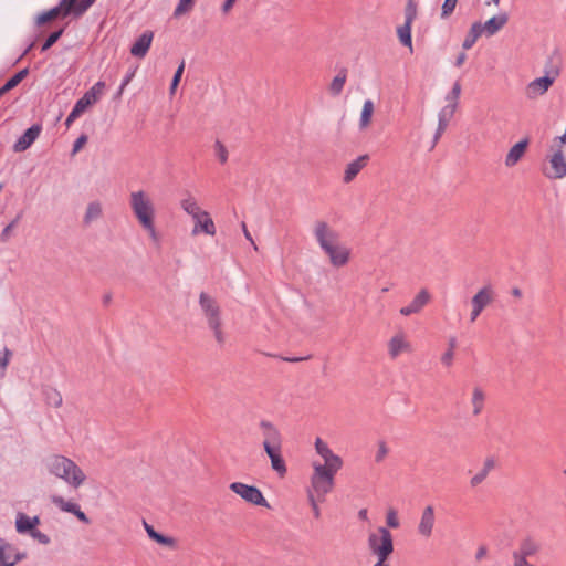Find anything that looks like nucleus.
<instances>
[{
  "label": "nucleus",
  "mask_w": 566,
  "mask_h": 566,
  "mask_svg": "<svg viewBox=\"0 0 566 566\" xmlns=\"http://www.w3.org/2000/svg\"><path fill=\"white\" fill-rule=\"evenodd\" d=\"M42 395L44 397L45 403L50 407L59 408L63 403V398H62L61 392L53 387L43 386Z\"/></svg>",
  "instance_id": "30"
},
{
  "label": "nucleus",
  "mask_w": 566,
  "mask_h": 566,
  "mask_svg": "<svg viewBox=\"0 0 566 566\" xmlns=\"http://www.w3.org/2000/svg\"><path fill=\"white\" fill-rule=\"evenodd\" d=\"M199 306L217 344L223 345L227 337L222 329L221 308L218 302L206 292H201L199 295Z\"/></svg>",
  "instance_id": "3"
},
{
  "label": "nucleus",
  "mask_w": 566,
  "mask_h": 566,
  "mask_svg": "<svg viewBox=\"0 0 566 566\" xmlns=\"http://www.w3.org/2000/svg\"><path fill=\"white\" fill-rule=\"evenodd\" d=\"M410 347V344L406 339L405 335L402 333L394 335L389 343H388V353L389 356L395 359L397 358L402 352L408 350Z\"/></svg>",
  "instance_id": "28"
},
{
  "label": "nucleus",
  "mask_w": 566,
  "mask_h": 566,
  "mask_svg": "<svg viewBox=\"0 0 566 566\" xmlns=\"http://www.w3.org/2000/svg\"><path fill=\"white\" fill-rule=\"evenodd\" d=\"M25 557L24 552H20L14 545L0 538V566H14Z\"/></svg>",
  "instance_id": "14"
},
{
  "label": "nucleus",
  "mask_w": 566,
  "mask_h": 566,
  "mask_svg": "<svg viewBox=\"0 0 566 566\" xmlns=\"http://www.w3.org/2000/svg\"><path fill=\"white\" fill-rule=\"evenodd\" d=\"M134 77V72L132 73H127L124 78L122 80V83H120V86H119V90H118V94H122L123 91L125 90V87L129 84V82L132 81V78Z\"/></svg>",
  "instance_id": "62"
},
{
  "label": "nucleus",
  "mask_w": 566,
  "mask_h": 566,
  "mask_svg": "<svg viewBox=\"0 0 566 566\" xmlns=\"http://www.w3.org/2000/svg\"><path fill=\"white\" fill-rule=\"evenodd\" d=\"M62 34L63 29L52 32L42 44L41 51L44 52L49 50L61 38Z\"/></svg>",
  "instance_id": "47"
},
{
  "label": "nucleus",
  "mask_w": 566,
  "mask_h": 566,
  "mask_svg": "<svg viewBox=\"0 0 566 566\" xmlns=\"http://www.w3.org/2000/svg\"><path fill=\"white\" fill-rule=\"evenodd\" d=\"M316 452L323 458L324 463L321 467L334 469H342L343 460L335 454L331 448L321 438L315 441Z\"/></svg>",
  "instance_id": "16"
},
{
  "label": "nucleus",
  "mask_w": 566,
  "mask_h": 566,
  "mask_svg": "<svg viewBox=\"0 0 566 566\" xmlns=\"http://www.w3.org/2000/svg\"><path fill=\"white\" fill-rule=\"evenodd\" d=\"M213 148H214V155L217 156L219 161L221 164H226L228 160L227 147L220 140H216Z\"/></svg>",
  "instance_id": "45"
},
{
  "label": "nucleus",
  "mask_w": 566,
  "mask_h": 566,
  "mask_svg": "<svg viewBox=\"0 0 566 566\" xmlns=\"http://www.w3.org/2000/svg\"><path fill=\"white\" fill-rule=\"evenodd\" d=\"M11 357L12 352L9 348L4 347L2 352H0V380L3 379L7 374Z\"/></svg>",
  "instance_id": "40"
},
{
  "label": "nucleus",
  "mask_w": 566,
  "mask_h": 566,
  "mask_svg": "<svg viewBox=\"0 0 566 566\" xmlns=\"http://www.w3.org/2000/svg\"><path fill=\"white\" fill-rule=\"evenodd\" d=\"M549 179L566 177V159L562 149H557L549 158V170L545 171Z\"/></svg>",
  "instance_id": "17"
},
{
  "label": "nucleus",
  "mask_w": 566,
  "mask_h": 566,
  "mask_svg": "<svg viewBox=\"0 0 566 566\" xmlns=\"http://www.w3.org/2000/svg\"><path fill=\"white\" fill-rule=\"evenodd\" d=\"M184 69H185V62H181V64L176 70V72L174 74V77H172V81H171V84H170V93L171 94L175 93L176 87L178 86V84L180 82V78H181L182 73H184Z\"/></svg>",
  "instance_id": "52"
},
{
  "label": "nucleus",
  "mask_w": 566,
  "mask_h": 566,
  "mask_svg": "<svg viewBox=\"0 0 566 566\" xmlns=\"http://www.w3.org/2000/svg\"><path fill=\"white\" fill-rule=\"evenodd\" d=\"M431 295L427 289H421L415 298L410 302V304L402 306L399 310V313L402 316H410L412 314H418L422 311V308L430 302Z\"/></svg>",
  "instance_id": "19"
},
{
  "label": "nucleus",
  "mask_w": 566,
  "mask_h": 566,
  "mask_svg": "<svg viewBox=\"0 0 566 566\" xmlns=\"http://www.w3.org/2000/svg\"><path fill=\"white\" fill-rule=\"evenodd\" d=\"M83 113H81L76 107L73 106L71 113L67 115L66 119H65V126L69 128L71 127V125L82 115Z\"/></svg>",
  "instance_id": "58"
},
{
  "label": "nucleus",
  "mask_w": 566,
  "mask_h": 566,
  "mask_svg": "<svg viewBox=\"0 0 566 566\" xmlns=\"http://www.w3.org/2000/svg\"><path fill=\"white\" fill-rule=\"evenodd\" d=\"M374 113V103L371 99H366L363 105L360 118H359V128L365 129L368 127L371 120V116Z\"/></svg>",
  "instance_id": "37"
},
{
  "label": "nucleus",
  "mask_w": 566,
  "mask_h": 566,
  "mask_svg": "<svg viewBox=\"0 0 566 566\" xmlns=\"http://www.w3.org/2000/svg\"><path fill=\"white\" fill-rule=\"evenodd\" d=\"M458 0H444L441 8V18L447 19L455 9Z\"/></svg>",
  "instance_id": "48"
},
{
  "label": "nucleus",
  "mask_w": 566,
  "mask_h": 566,
  "mask_svg": "<svg viewBox=\"0 0 566 566\" xmlns=\"http://www.w3.org/2000/svg\"><path fill=\"white\" fill-rule=\"evenodd\" d=\"M95 1L96 0H77L76 3H74L76 17L83 15Z\"/></svg>",
  "instance_id": "49"
},
{
  "label": "nucleus",
  "mask_w": 566,
  "mask_h": 566,
  "mask_svg": "<svg viewBox=\"0 0 566 566\" xmlns=\"http://www.w3.org/2000/svg\"><path fill=\"white\" fill-rule=\"evenodd\" d=\"M51 502L59 507L62 512L74 514L81 506L73 502V501H66L61 495H52Z\"/></svg>",
  "instance_id": "33"
},
{
  "label": "nucleus",
  "mask_w": 566,
  "mask_h": 566,
  "mask_svg": "<svg viewBox=\"0 0 566 566\" xmlns=\"http://www.w3.org/2000/svg\"><path fill=\"white\" fill-rule=\"evenodd\" d=\"M263 434V448L282 447V437L277 428L270 421L262 420L260 422Z\"/></svg>",
  "instance_id": "20"
},
{
  "label": "nucleus",
  "mask_w": 566,
  "mask_h": 566,
  "mask_svg": "<svg viewBox=\"0 0 566 566\" xmlns=\"http://www.w3.org/2000/svg\"><path fill=\"white\" fill-rule=\"evenodd\" d=\"M455 111L457 108L454 104H447L440 109L439 115L450 122Z\"/></svg>",
  "instance_id": "54"
},
{
  "label": "nucleus",
  "mask_w": 566,
  "mask_h": 566,
  "mask_svg": "<svg viewBox=\"0 0 566 566\" xmlns=\"http://www.w3.org/2000/svg\"><path fill=\"white\" fill-rule=\"evenodd\" d=\"M461 94V84L460 82H455L452 86V90L447 94L446 101L448 104H454L455 108L458 107V101Z\"/></svg>",
  "instance_id": "44"
},
{
  "label": "nucleus",
  "mask_w": 566,
  "mask_h": 566,
  "mask_svg": "<svg viewBox=\"0 0 566 566\" xmlns=\"http://www.w3.org/2000/svg\"><path fill=\"white\" fill-rule=\"evenodd\" d=\"M512 558H513V566H535V565L528 563L526 558H516V557H512Z\"/></svg>",
  "instance_id": "64"
},
{
  "label": "nucleus",
  "mask_w": 566,
  "mask_h": 566,
  "mask_svg": "<svg viewBox=\"0 0 566 566\" xmlns=\"http://www.w3.org/2000/svg\"><path fill=\"white\" fill-rule=\"evenodd\" d=\"M271 461V468L277 473L280 478L285 476L287 472L286 463L282 457V447L264 449Z\"/></svg>",
  "instance_id": "24"
},
{
  "label": "nucleus",
  "mask_w": 566,
  "mask_h": 566,
  "mask_svg": "<svg viewBox=\"0 0 566 566\" xmlns=\"http://www.w3.org/2000/svg\"><path fill=\"white\" fill-rule=\"evenodd\" d=\"M368 155H361L350 161L345 169L344 181L350 182L368 163Z\"/></svg>",
  "instance_id": "29"
},
{
  "label": "nucleus",
  "mask_w": 566,
  "mask_h": 566,
  "mask_svg": "<svg viewBox=\"0 0 566 566\" xmlns=\"http://www.w3.org/2000/svg\"><path fill=\"white\" fill-rule=\"evenodd\" d=\"M509 17L506 13H499L484 23L480 22V28L483 34L492 36L497 33L507 22Z\"/></svg>",
  "instance_id": "26"
},
{
  "label": "nucleus",
  "mask_w": 566,
  "mask_h": 566,
  "mask_svg": "<svg viewBox=\"0 0 566 566\" xmlns=\"http://www.w3.org/2000/svg\"><path fill=\"white\" fill-rule=\"evenodd\" d=\"M154 34L150 31H145L130 46V54L135 57L143 59L146 56L150 49Z\"/></svg>",
  "instance_id": "23"
},
{
  "label": "nucleus",
  "mask_w": 566,
  "mask_h": 566,
  "mask_svg": "<svg viewBox=\"0 0 566 566\" xmlns=\"http://www.w3.org/2000/svg\"><path fill=\"white\" fill-rule=\"evenodd\" d=\"M494 292L491 286L482 287L471 300L472 311L470 321L474 322L482 311L493 301Z\"/></svg>",
  "instance_id": "13"
},
{
  "label": "nucleus",
  "mask_w": 566,
  "mask_h": 566,
  "mask_svg": "<svg viewBox=\"0 0 566 566\" xmlns=\"http://www.w3.org/2000/svg\"><path fill=\"white\" fill-rule=\"evenodd\" d=\"M76 1L77 0H61L60 3L57 6H55L54 8L42 12L38 17L36 23L39 25L44 24V23L57 18L59 15L65 18L67 15L73 14L74 17H76V10L74 8V3H76Z\"/></svg>",
  "instance_id": "9"
},
{
  "label": "nucleus",
  "mask_w": 566,
  "mask_h": 566,
  "mask_svg": "<svg viewBox=\"0 0 566 566\" xmlns=\"http://www.w3.org/2000/svg\"><path fill=\"white\" fill-rule=\"evenodd\" d=\"M388 454V448H387V444L385 441H379L378 442V450L376 452V455H375V461L377 463H380L384 461V459L387 457Z\"/></svg>",
  "instance_id": "53"
},
{
  "label": "nucleus",
  "mask_w": 566,
  "mask_h": 566,
  "mask_svg": "<svg viewBox=\"0 0 566 566\" xmlns=\"http://www.w3.org/2000/svg\"><path fill=\"white\" fill-rule=\"evenodd\" d=\"M76 1L77 0H61L60 3L57 6H55L54 8L42 12L38 17L36 23L39 25L44 24V23L57 18L59 15L65 18L67 15L73 14L74 17H76V10L74 8V3H76Z\"/></svg>",
  "instance_id": "12"
},
{
  "label": "nucleus",
  "mask_w": 566,
  "mask_h": 566,
  "mask_svg": "<svg viewBox=\"0 0 566 566\" xmlns=\"http://www.w3.org/2000/svg\"><path fill=\"white\" fill-rule=\"evenodd\" d=\"M453 358H454V352H452V348H448L441 356V363L443 366L450 367L453 364Z\"/></svg>",
  "instance_id": "57"
},
{
  "label": "nucleus",
  "mask_w": 566,
  "mask_h": 566,
  "mask_svg": "<svg viewBox=\"0 0 566 566\" xmlns=\"http://www.w3.org/2000/svg\"><path fill=\"white\" fill-rule=\"evenodd\" d=\"M15 530L19 534H30L33 531L28 515L23 513L17 515Z\"/></svg>",
  "instance_id": "39"
},
{
  "label": "nucleus",
  "mask_w": 566,
  "mask_h": 566,
  "mask_svg": "<svg viewBox=\"0 0 566 566\" xmlns=\"http://www.w3.org/2000/svg\"><path fill=\"white\" fill-rule=\"evenodd\" d=\"M42 127L38 124L29 127L14 143L13 150L15 153H21L27 150L39 137Z\"/></svg>",
  "instance_id": "22"
},
{
  "label": "nucleus",
  "mask_w": 566,
  "mask_h": 566,
  "mask_svg": "<svg viewBox=\"0 0 566 566\" xmlns=\"http://www.w3.org/2000/svg\"><path fill=\"white\" fill-rule=\"evenodd\" d=\"M412 23L405 22L402 25L397 28V35L400 43L412 51V38H411Z\"/></svg>",
  "instance_id": "35"
},
{
  "label": "nucleus",
  "mask_w": 566,
  "mask_h": 566,
  "mask_svg": "<svg viewBox=\"0 0 566 566\" xmlns=\"http://www.w3.org/2000/svg\"><path fill=\"white\" fill-rule=\"evenodd\" d=\"M313 234L333 266L342 268L349 262L350 249L339 242V234L326 221L317 220Z\"/></svg>",
  "instance_id": "1"
},
{
  "label": "nucleus",
  "mask_w": 566,
  "mask_h": 566,
  "mask_svg": "<svg viewBox=\"0 0 566 566\" xmlns=\"http://www.w3.org/2000/svg\"><path fill=\"white\" fill-rule=\"evenodd\" d=\"M314 472L311 476V490L321 501H324L326 494H328L334 486L335 474L340 469L324 468L321 463H313Z\"/></svg>",
  "instance_id": "6"
},
{
  "label": "nucleus",
  "mask_w": 566,
  "mask_h": 566,
  "mask_svg": "<svg viewBox=\"0 0 566 566\" xmlns=\"http://www.w3.org/2000/svg\"><path fill=\"white\" fill-rule=\"evenodd\" d=\"M195 4V0H179L178 4L174 10V17L178 18L188 13Z\"/></svg>",
  "instance_id": "42"
},
{
  "label": "nucleus",
  "mask_w": 566,
  "mask_h": 566,
  "mask_svg": "<svg viewBox=\"0 0 566 566\" xmlns=\"http://www.w3.org/2000/svg\"><path fill=\"white\" fill-rule=\"evenodd\" d=\"M554 83V77L545 75L530 82L525 88V95L530 99H535L544 95Z\"/></svg>",
  "instance_id": "18"
},
{
  "label": "nucleus",
  "mask_w": 566,
  "mask_h": 566,
  "mask_svg": "<svg viewBox=\"0 0 566 566\" xmlns=\"http://www.w3.org/2000/svg\"><path fill=\"white\" fill-rule=\"evenodd\" d=\"M527 146H528V140L526 138L520 140L514 146H512L505 156V160H504L505 166L509 168L514 167L525 155Z\"/></svg>",
  "instance_id": "27"
},
{
  "label": "nucleus",
  "mask_w": 566,
  "mask_h": 566,
  "mask_svg": "<svg viewBox=\"0 0 566 566\" xmlns=\"http://www.w3.org/2000/svg\"><path fill=\"white\" fill-rule=\"evenodd\" d=\"M34 541H38L40 544L48 545L51 543V538L45 533L35 528L29 534Z\"/></svg>",
  "instance_id": "50"
},
{
  "label": "nucleus",
  "mask_w": 566,
  "mask_h": 566,
  "mask_svg": "<svg viewBox=\"0 0 566 566\" xmlns=\"http://www.w3.org/2000/svg\"><path fill=\"white\" fill-rule=\"evenodd\" d=\"M417 18V3L413 0H408L405 8V22L413 23Z\"/></svg>",
  "instance_id": "43"
},
{
  "label": "nucleus",
  "mask_w": 566,
  "mask_h": 566,
  "mask_svg": "<svg viewBox=\"0 0 566 566\" xmlns=\"http://www.w3.org/2000/svg\"><path fill=\"white\" fill-rule=\"evenodd\" d=\"M386 523L391 528H398L400 523L396 510L390 509L387 511Z\"/></svg>",
  "instance_id": "51"
},
{
  "label": "nucleus",
  "mask_w": 566,
  "mask_h": 566,
  "mask_svg": "<svg viewBox=\"0 0 566 566\" xmlns=\"http://www.w3.org/2000/svg\"><path fill=\"white\" fill-rule=\"evenodd\" d=\"M483 34V32L481 31V28H480V22H474L471 28H470V31L469 33L467 34L463 43H462V48L464 50H469L471 49L476 40Z\"/></svg>",
  "instance_id": "36"
},
{
  "label": "nucleus",
  "mask_w": 566,
  "mask_h": 566,
  "mask_svg": "<svg viewBox=\"0 0 566 566\" xmlns=\"http://www.w3.org/2000/svg\"><path fill=\"white\" fill-rule=\"evenodd\" d=\"M181 209L191 216L195 221V227L192 229V234L196 235L200 232L206 233L208 235L216 234V226L213 220L210 218L209 213L202 210L197 203L196 199L188 195L180 201Z\"/></svg>",
  "instance_id": "4"
},
{
  "label": "nucleus",
  "mask_w": 566,
  "mask_h": 566,
  "mask_svg": "<svg viewBox=\"0 0 566 566\" xmlns=\"http://www.w3.org/2000/svg\"><path fill=\"white\" fill-rule=\"evenodd\" d=\"M86 135H81L80 137H77L73 144L72 154L75 155L76 153H78L82 149V147L86 144Z\"/></svg>",
  "instance_id": "59"
},
{
  "label": "nucleus",
  "mask_w": 566,
  "mask_h": 566,
  "mask_svg": "<svg viewBox=\"0 0 566 566\" xmlns=\"http://www.w3.org/2000/svg\"><path fill=\"white\" fill-rule=\"evenodd\" d=\"M103 214L102 203L97 200L91 201L85 210V214L83 217L84 224L88 226L95 220L99 219Z\"/></svg>",
  "instance_id": "31"
},
{
  "label": "nucleus",
  "mask_w": 566,
  "mask_h": 566,
  "mask_svg": "<svg viewBox=\"0 0 566 566\" xmlns=\"http://www.w3.org/2000/svg\"><path fill=\"white\" fill-rule=\"evenodd\" d=\"M145 232L148 234L149 239L154 242V243H158L159 242V233L156 229V226H155V221H150L148 223H144L140 226Z\"/></svg>",
  "instance_id": "46"
},
{
  "label": "nucleus",
  "mask_w": 566,
  "mask_h": 566,
  "mask_svg": "<svg viewBox=\"0 0 566 566\" xmlns=\"http://www.w3.org/2000/svg\"><path fill=\"white\" fill-rule=\"evenodd\" d=\"M28 73H29L28 69H23V70L19 71L17 74H14L11 78H9L4 83L3 91H10V90L14 88L28 75Z\"/></svg>",
  "instance_id": "41"
},
{
  "label": "nucleus",
  "mask_w": 566,
  "mask_h": 566,
  "mask_svg": "<svg viewBox=\"0 0 566 566\" xmlns=\"http://www.w3.org/2000/svg\"><path fill=\"white\" fill-rule=\"evenodd\" d=\"M347 74L346 70H342L338 72V74L333 78L329 91L333 95H339L344 88V85L346 83Z\"/></svg>",
  "instance_id": "38"
},
{
  "label": "nucleus",
  "mask_w": 566,
  "mask_h": 566,
  "mask_svg": "<svg viewBox=\"0 0 566 566\" xmlns=\"http://www.w3.org/2000/svg\"><path fill=\"white\" fill-rule=\"evenodd\" d=\"M145 530L148 534V536L157 542L160 545L174 547L175 546V539L169 536H165L154 530V527L146 522H144Z\"/></svg>",
  "instance_id": "34"
},
{
  "label": "nucleus",
  "mask_w": 566,
  "mask_h": 566,
  "mask_svg": "<svg viewBox=\"0 0 566 566\" xmlns=\"http://www.w3.org/2000/svg\"><path fill=\"white\" fill-rule=\"evenodd\" d=\"M368 546L378 560H387L394 551L392 536L389 530L381 526L377 533L369 534Z\"/></svg>",
  "instance_id": "7"
},
{
  "label": "nucleus",
  "mask_w": 566,
  "mask_h": 566,
  "mask_svg": "<svg viewBox=\"0 0 566 566\" xmlns=\"http://www.w3.org/2000/svg\"><path fill=\"white\" fill-rule=\"evenodd\" d=\"M307 497H308V502L312 506V511H313V515L315 518H318L321 516V510H319V506L317 504V501L315 499V495L313 494L312 491H307Z\"/></svg>",
  "instance_id": "56"
},
{
  "label": "nucleus",
  "mask_w": 566,
  "mask_h": 566,
  "mask_svg": "<svg viewBox=\"0 0 566 566\" xmlns=\"http://www.w3.org/2000/svg\"><path fill=\"white\" fill-rule=\"evenodd\" d=\"M129 207L139 226L156 220L155 203L145 190H136L129 193Z\"/></svg>",
  "instance_id": "5"
},
{
  "label": "nucleus",
  "mask_w": 566,
  "mask_h": 566,
  "mask_svg": "<svg viewBox=\"0 0 566 566\" xmlns=\"http://www.w3.org/2000/svg\"><path fill=\"white\" fill-rule=\"evenodd\" d=\"M76 1L77 0H61L60 3L57 6H55L54 8L42 12L38 17L36 23L39 25L44 24V23L57 18L59 15L65 18L67 15L73 14L74 17H76V10L74 8V3H76Z\"/></svg>",
  "instance_id": "11"
},
{
  "label": "nucleus",
  "mask_w": 566,
  "mask_h": 566,
  "mask_svg": "<svg viewBox=\"0 0 566 566\" xmlns=\"http://www.w3.org/2000/svg\"><path fill=\"white\" fill-rule=\"evenodd\" d=\"M539 551V544L532 537L521 539L516 549L513 551L512 557L526 558L534 556Z\"/></svg>",
  "instance_id": "25"
},
{
  "label": "nucleus",
  "mask_w": 566,
  "mask_h": 566,
  "mask_svg": "<svg viewBox=\"0 0 566 566\" xmlns=\"http://www.w3.org/2000/svg\"><path fill=\"white\" fill-rule=\"evenodd\" d=\"M18 221H19V217H17L7 227H4V229L2 230V232L0 234V239L2 242H7L9 240L11 232H12L13 228L17 226Z\"/></svg>",
  "instance_id": "55"
},
{
  "label": "nucleus",
  "mask_w": 566,
  "mask_h": 566,
  "mask_svg": "<svg viewBox=\"0 0 566 566\" xmlns=\"http://www.w3.org/2000/svg\"><path fill=\"white\" fill-rule=\"evenodd\" d=\"M488 555V546L482 544L478 547L476 552H475V560L476 562H481L482 559H484Z\"/></svg>",
  "instance_id": "61"
},
{
  "label": "nucleus",
  "mask_w": 566,
  "mask_h": 566,
  "mask_svg": "<svg viewBox=\"0 0 566 566\" xmlns=\"http://www.w3.org/2000/svg\"><path fill=\"white\" fill-rule=\"evenodd\" d=\"M46 471L69 486L78 489L86 480L84 471L70 458L52 454L44 461Z\"/></svg>",
  "instance_id": "2"
},
{
  "label": "nucleus",
  "mask_w": 566,
  "mask_h": 566,
  "mask_svg": "<svg viewBox=\"0 0 566 566\" xmlns=\"http://www.w3.org/2000/svg\"><path fill=\"white\" fill-rule=\"evenodd\" d=\"M436 524L434 509L432 505H427L421 513L420 521L418 524V533L424 538H429L432 535L433 527Z\"/></svg>",
  "instance_id": "21"
},
{
  "label": "nucleus",
  "mask_w": 566,
  "mask_h": 566,
  "mask_svg": "<svg viewBox=\"0 0 566 566\" xmlns=\"http://www.w3.org/2000/svg\"><path fill=\"white\" fill-rule=\"evenodd\" d=\"M76 1L77 0H61L60 3L57 6H55L54 8L42 12L38 17L36 23L39 25L44 24V23L57 18L59 15L65 18L67 15L73 14L74 17H76V10L74 8V3H76Z\"/></svg>",
  "instance_id": "10"
},
{
  "label": "nucleus",
  "mask_w": 566,
  "mask_h": 566,
  "mask_svg": "<svg viewBox=\"0 0 566 566\" xmlns=\"http://www.w3.org/2000/svg\"><path fill=\"white\" fill-rule=\"evenodd\" d=\"M229 488L232 492H234L248 503L270 507L269 502L265 500L260 489L254 485H249L242 482H233L229 485Z\"/></svg>",
  "instance_id": "8"
},
{
  "label": "nucleus",
  "mask_w": 566,
  "mask_h": 566,
  "mask_svg": "<svg viewBox=\"0 0 566 566\" xmlns=\"http://www.w3.org/2000/svg\"><path fill=\"white\" fill-rule=\"evenodd\" d=\"M488 474L485 473V471H483L482 469L475 473L472 479H471V485L472 486H476L479 484H481L485 479H486Z\"/></svg>",
  "instance_id": "60"
},
{
  "label": "nucleus",
  "mask_w": 566,
  "mask_h": 566,
  "mask_svg": "<svg viewBox=\"0 0 566 566\" xmlns=\"http://www.w3.org/2000/svg\"><path fill=\"white\" fill-rule=\"evenodd\" d=\"M105 83L103 81L96 82L84 95L76 101L74 107L81 113H84L90 106L95 104L103 95Z\"/></svg>",
  "instance_id": "15"
},
{
  "label": "nucleus",
  "mask_w": 566,
  "mask_h": 566,
  "mask_svg": "<svg viewBox=\"0 0 566 566\" xmlns=\"http://www.w3.org/2000/svg\"><path fill=\"white\" fill-rule=\"evenodd\" d=\"M485 402V394L480 387H474L472 391L471 405H472V413L473 416H479Z\"/></svg>",
  "instance_id": "32"
},
{
  "label": "nucleus",
  "mask_w": 566,
  "mask_h": 566,
  "mask_svg": "<svg viewBox=\"0 0 566 566\" xmlns=\"http://www.w3.org/2000/svg\"><path fill=\"white\" fill-rule=\"evenodd\" d=\"M74 516L77 517L78 521H81L82 523L84 524H90L91 521L90 518L87 517V515L81 510V507L73 514Z\"/></svg>",
  "instance_id": "63"
}]
</instances>
